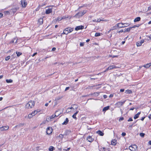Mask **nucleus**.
I'll return each instance as SVG.
<instances>
[{
    "instance_id": "a18cd8bd",
    "label": "nucleus",
    "mask_w": 151,
    "mask_h": 151,
    "mask_svg": "<svg viewBox=\"0 0 151 151\" xmlns=\"http://www.w3.org/2000/svg\"><path fill=\"white\" fill-rule=\"evenodd\" d=\"M84 45V43H81L80 44V46H83Z\"/></svg>"
},
{
    "instance_id": "0e129e2a",
    "label": "nucleus",
    "mask_w": 151,
    "mask_h": 151,
    "mask_svg": "<svg viewBox=\"0 0 151 151\" xmlns=\"http://www.w3.org/2000/svg\"><path fill=\"white\" fill-rule=\"evenodd\" d=\"M145 117H142V118L141 119V120L142 121H143V120H144V119H145Z\"/></svg>"
},
{
    "instance_id": "c03bdc74",
    "label": "nucleus",
    "mask_w": 151,
    "mask_h": 151,
    "mask_svg": "<svg viewBox=\"0 0 151 151\" xmlns=\"http://www.w3.org/2000/svg\"><path fill=\"white\" fill-rule=\"evenodd\" d=\"M68 17H66L65 16H63L61 18V19H63L66 18H68Z\"/></svg>"
},
{
    "instance_id": "a211bd4d",
    "label": "nucleus",
    "mask_w": 151,
    "mask_h": 151,
    "mask_svg": "<svg viewBox=\"0 0 151 151\" xmlns=\"http://www.w3.org/2000/svg\"><path fill=\"white\" fill-rule=\"evenodd\" d=\"M109 108V106H107L105 107L103 109V111L105 112L106 111L108 110Z\"/></svg>"
},
{
    "instance_id": "f257e3e1",
    "label": "nucleus",
    "mask_w": 151,
    "mask_h": 151,
    "mask_svg": "<svg viewBox=\"0 0 151 151\" xmlns=\"http://www.w3.org/2000/svg\"><path fill=\"white\" fill-rule=\"evenodd\" d=\"M87 12L86 10H84L80 12L77 13L73 17L78 18H79L82 17L84 14L86 13Z\"/></svg>"
},
{
    "instance_id": "5fc2aeb1",
    "label": "nucleus",
    "mask_w": 151,
    "mask_h": 151,
    "mask_svg": "<svg viewBox=\"0 0 151 151\" xmlns=\"http://www.w3.org/2000/svg\"><path fill=\"white\" fill-rule=\"evenodd\" d=\"M115 29V27L114 26V27H112V28L111 29V30H113Z\"/></svg>"
},
{
    "instance_id": "58836bf2",
    "label": "nucleus",
    "mask_w": 151,
    "mask_h": 151,
    "mask_svg": "<svg viewBox=\"0 0 151 151\" xmlns=\"http://www.w3.org/2000/svg\"><path fill=\"white\" fill-rule=\"evenodd\" d=\"M124 119L123 117H120L119 119V121H121L123 120Z\"/></svg>"
},
{
    "instance_id": "774afa93",
    "label": "nucleus",
    "mask_w": 151,
    "mask_h": 151,
    "mask_svg": "<svg viewBox=\"0 0 151 151\" xmlns=\"http://www.w3.org/2000/svg\"><path fill=\"white\" fill-rule=\"evenodd\" d=\"M148 37L150 38V39L151 40V35H150L149 36H148Z\"/></svg>"
},
{
    "instance_id": "ddd939ff",
    "label": "nucleus",
    "mask_w": 151,
    "mask_h": 151,
    "mask_svg": "<svg viewBox=\"0 0 151 151\" xmlns=\"http://www.w3.org/2000/svg\"><path fill=\"white\" fill-rule=\"evenodd\" d=\"M52 12V9L51 8L48 9L46 11L45 13L47 14H48Z\"/></svg>"
},
{
    "instance_id": "473e14b6",
    "label": "nucleus",
    "mask_w": 151,
    "mask_h": 151,
    "mask_svg": "<svg viewBox=\"0 0 151 151\" xmlns=\"http://www.w3.org/2000/svg\"><path fill=\"white\" fill-rule=\"evenodd\" d=\"M77 108H78L77 107H75V109H77ZM74 109V108L73 107H71L70 108H68L67 111L68 110L70 109Z\"/></svg>"
},
{
    "instance_id": "4468645a",
    "label": "nucleus",
    "mask_w": 151,
    "mask_h": 151,
    "mask_svg": "<svg viewBox=\"0 0 151 151\" xmlns=\"http://www.w3.org/2000/svg\"><path fill=\"white\" fill-rule=\"evenodd\" d=\"M53 129L51 127H48L47 129L46 132L48 131H49L50 132H52Z\"/></svg>"
},
{
    "instance_id": "2f4dec72",
    "label": "nucleus",
    "mask_w": 151,
    "mask_h": 151,
    "mask_svg": "<svg viewBox=\"0 0 151 151\" xmlns=\"http://www.w3.org/2000/svg\"><path fill=\"white\" fill-rule=\"evenodd\" d=\"M10 56H8L6 57L5 58V60H6V61H7V60H9L10 58Z\"/></svg>"
},
{
    "instance_id": "bf43d9fd",
    "label": "nucleus",
    "mask_w": 151,
    "mask_h": 151,
    "mask_svg": "<svg viewBox=\"0 0 151 151\" xmlns=\"http://www.w3.org/2000/svg\"><path fill=\"white\" fill-rule=\"evenodd\" d=\"M70 148L69 147V148H68L66 150H65L66 151H68L69 150H70Z\"/></svg>"
},
{
    "instance_id": "680f3d73",
    "label": "nucleus",
    "mask_w": 151,
    "mask_h": 151,
    "mask_svg": "<svg viewBox=\"0 0 151 151\" xmlns=\"http://www.w3.org/2000/svg\"><path fill=\"white\" fill-rule=\"evenodd\" d=\"M3 14L1 13H0V17H2L3 16Z\"/></svg>"
},
{
    "instance_id": "20e7f679",
    "label": "nucleus",
    "mask_w": 151,
    "mask_h": 151,
    "mask_svg": "<svg viewBox=\"0 0 151 151\" xmlns=\"http://www.w3.org/2000/svg\"><path fill=\"white\" fill-rule=\"evenodd\" d=\"M117 25L119 28H122L128 26L129 25V24L128 23H118L117 24Z\"/></svg>"
},
{
    "instance_id": "0eeeda50",
    "label": "nucleus",
    "mask_w": 151,
    "mask_h": 151,
    "mask_svg": "<svg viewBox=\"0 0 151 151\" xmlns=\"http://www.w3.org/2000/svg\"><path fill=\"white\" fill-rule=\"evenodd\" d=\"M8 126H3L0 128V132L6 131L9 129Z\"/></svg>"
},
{
    "instance_id": "69168bd1",
    "label": "nucleus",
    "mask_w": 151,
    "mask_h": 151,
    "mask_svg": "<svg viewBox=\"0 0 151 151\" xmlns=\"http://www.w3.org/2000/svg\"><path fill=\"white\" fill-rule=\"evenodd\" d=\"M52 133H46V134H48L49 135H50Z\"/></svg>"
},
{
    "instance_id": "c85d7f7f",
    "label": "nucleus",
    "mask_w": 151,
    "mask_h": 151,
    "mask_svg": "<svg viewBox=\"0 0 151 151\" xmlns=\"http://www.w3.org/2000/svg\"><path fill=\"white\" fill-rule=\"evenodd\" d=\"M54 147L53 146H50L49 148V151H52L54 150Z\"/></svg>"
},
{
    "instance_id": "f8f14e48",
    "label": "nucleus",
    "mask_w": 151,
    "mask_h": 151,
    "mask_svg": "<svg viewBox=\"0 0 151 151\" xmlns=\"http://www.w3.org/2000/svg\"><path fill=\"white\" fill-rule=\"evenodd\" d=\"M135 26L136 25H134L133 27H130L129 28H127L126 29H125L124 30V32H129L132 28H135L136 27Z\"/></svg>"
},
{
    "instance_id": "1a4fd4ad",
    "label": "nucleus",
    "mask_w": 151,
    "mask_h": 151,
    "mask_svg": "<svg viewBox=\"0 0 151 151\" xmlns=\"http://www.w3.org/2000/svg\"><path fill=\"white\" fill-rule=\"evenodd\" d=\"M117 142V141L116 139H113L111 141V145H112L115 146L116 145Z\"/></svg>"
},
{
    "instance_id": "4c0bfd02",
    "label": "nucleus",
    "mask_w": 151,
    "mask_h": 151,
    "mask_svg": "<svg viewBox=\"0 0 151 151\" xmlns=\"http://www.w3.org/2000/svg\"><path fill=\"white\" fill-rule=\"evenodd\" d=\"M110 56L112 58H114L115 57H118L119 56V55H111Z\"/></svg>"
},
{
    "instance_id": "4d7b16f0",
    "label": "nucleus",
    "mask_w": 151,
    "mask_h": 151,
    "mask_svg": "<svg viewBox=\"0 0 151 151\" xmlns=\"http://www.w3.org/2000/svg\"><path fill=\"white\" fill-rule=\"evenodd\" d=\"M144 40H141V41L140 42H141V43L142 44L144 42Z\"/></svg>"
},
{
    "instance_id": "13d9d810",
    "label": "nucleus",
    "mask_w": 151,
    "mask_h": 151,
    "mask_svg": "<svg viewBox=\"0 0 151 151\" xmlns=\"http://www.w3.org/2000/svg\"><path fill=\"white\" fill-rule=\"evenodd\" d=\"M124 32V31H123V30L122 29L120 31H119V33H120L122 32Z\"/></svg>"
},
{
    "instance_id": "79ce46f5",
    "label": "nucleus",
    "mask_w": 151,
    "mask_h": 151,
    "mask_svg": "<svg viewBox=\"0 0 151 151\" xmlns=\"http://www.w3.org/2000/svg\"><path fill=\"white\" fill-rule=\"evenodd\" d=\"M94 94H95V95L98 96L99 94V93H98V92L94 93Z\"/></svg>"
},
{
    "instance_id": "a19ab883",
    "label": "nucleus",
    "mask_w": 151,
    "mask_h": 151,
    "mask_svg": "<svg viewBox=\"0 0 151 151\" xmlns=\"http://www.w3.org/2000/svg\"><path fill=\"white\" fill-rule=\"evenodd\" d=\"M133 120L131 118H130L127 120L128 122L132 121Z\"/></svg>"
},
{
    "instance_id": "052dcab7",
    "label": "nucleus",
    "mask_w": 151,
    "mask_h": 151,
    "mask_svg": "<svg viewBox=\"0 0 151 151\" xmlns=\"http://www.w3.org/2000/svg\"><path fill=\"white\" fill-rule=\"evenodd\" d=\"M37 54V52L35 53L32 55V57H34Z\"/></svg>"
},
{
    "instance_id": "ea45409f",
    "label": "nucleus",
    "mask_w": 151,
    "mask_h": 151,
    "mask_svg": "<svg viewBox=\"0 0 151 151\" xmlns=\"http://www.w3.org/2000/svg\"><path fill=\"white\" fill-rule=\"evenodd\" d=\"M61 17H58V19H57V21H60L61 20H62V19H61Z\"/></svg>"
},
{
    "instance_id": "5701e85b",
    "label": "nucleus",
    "mask_w": 151,
    "mask_h": 151,
    "mask_svg": "<svg viewBox=\"0 0 151 151\" xmlns=\"http://www.w3.org/2000/svg\"><path fill=\"white\" fill-rule=\"evenodd\" d=\"M38 22L40 25L42 24L43 23V20L42 18H40L38 20Z\"/></svg>"
},
{
    "instance_id": "cd10ccee",
    "label": "nucleus",
    "mask_w": 151,
    "mask_h": 151,
    "mask_svg": "<svg viewBox=\"0 0 151 151\" xmlns=\"http://www.w3.org/2000/svg\"><path fill=\"white\" fill-rule=\"evenodd\" d=\"M12 42L13 43H17V39L16 38H14L13 39L12 41Z\"/></svg>"
},
{
    "instance_id": "603ef678",
    "label": "nucleus",
    "mask_w": 151,
    "mask_h": 151,
    "mask_svg": "<svg viewBox=\"0 0 151 151\" xmlns=\"http://www.w3.org/2000/svg\"><path fill=\"white\" fill-rule=\"evenodd\" d=\"M113 94H111L110 95H109V97L110 98H111V97H113Z\"/></svg>"
},
{
    "instance_id": "9d476101",
    "label": "nucleus",
    "mask_w": 151,
    "mask_h": 151,
    "mask_svg": "<svg viewBox=\"0 0 151 151\" xmlns=\"http://www.w3.org/2000/svg\"><path fill=\"white\" fill-rule=\"evenodd\" d=\"M84 27L83 26H82V25L76 27L75 28V30H76L77 31V30H78L80 29H82L84 28Z\"/></svg>"
},
{
    "instance_id": "f3484780",
    "label": "nucleus",
    "mask_w": 151,
    "mask_h": 151,
    "mask_svg": "<svg viewBox=\"0 0 151 151\" xmlns=\"http://www.w3.org/2000/svg\"><path fill=\"white\" fill-rule=\"evenodd\" d=\"M40 110H35L31 113L32 116H34L35 114H37V113L40 111Z\"/></svg>"
},
{
    "instance_id": "aec40b11",
    "label": "nucleus",
    "mask_w": 151,
    "mask_h": 151,
    "mask_svg": "<svg viewBox=\"0 0 151 151\" xmlns=\"http://www.w3.org/2000/svg\"><path fill=\"white\" fill-rule=\"evenodd\" d=\"M151 65V63H147L146 65H145L143 66L146 68H148Z\"/></svg>"
},
{
    "instance_id": "338daca9",
    "label": "nucleus",
    "mask_w": 151,
    "mask_h": 151,
    "mask_svg": "<svg viewBox=\"0 0 151 151\" xmlns=\"http://www.w3.org/2000/svg\"><path fill=\"white\" fill-rule=\"evenodd\" d=\"M148 143L150 145H151V140L149 141Z\"/></svg>"
},
{
    "instance_id": "37998d69",
    "label": "nucleus",
    "mask_w": 151,
    "mask_h": 151,
    "mask_svg": "<svg viewBox=\"0 0 151 151\" xmlns=\"http://www.w3.org/2000/svg\"><path fill=\"white\" fill-rule=\"evenodd\" d=\"M99 135H100V136H102L104 135V134L103 133H98Z\"/></svg>"
},
{
    "instance_id": "de8ad7c7",
    "label": "nucleus",
    "mask_w": 151,
    "mask_h": 151,
    "mask_svg": "<svg viewBox=\"0 0 151 151\" xmlns=\"http://www.w3.org/2000/svg\"><path fill=\"white\" fill-rule=\"evenodd\" d=\"M70 88L69 87H67L66 88L65 91H66L68 90Z\"/></svg>"
},
{
    "instance_id": "423d86ee",
    "label": "nucleus",
    "mask_w": 151,
    "mask_h": 151,
    "mask_svg": "<svg viewBox=\"0 0 151 151\" xmlns=\"http://www.w3.org/2000/svg\"><path fill=\"white\" fill-rule=\"evenodd\" d=\"M126 101H120L117 103L116 105L117 107H120L122 106L125 102Z\"/></svg>"
},
{
    "instance_id": "7c9ffc66",
    "label": "nucleus",
    "mask_w": 151,
    "mask_h": 151,
    "mask_svg": "<svg viewBox=\"0 0 151 151\" xmlns=\"http://www.w3.org/2000/svg\"><path fill=\"white\" fill-rule=\"evenodd\" d=\"M101 35V34L100 33H96L95 36V37H99Z\"/></svg>"
},
{
    "instance_id": "bb28decb",
    "label": "nucleus",
    "mask_w": 151,
    "mask_h": 151,
    "mask_svg": "<svg viewBox=\"0 0 151 151\" xmlns=\"http://www.w3.org/2000/svg\"><path fill=\"white\" fill-rule=\"evenodd\" d=\"M136 45L137 47H139L141 46L142 44L140 42H136Z\"/></svg>"
},
{
    "instance_id": "dca6fc26",
    "label": "nucleus",
    "mask_w": 151,
    "mask_h": 151,
    "mask_svg": "<svg viewBox=\"0 0 151 151\" xmlns=\"http://www.w3.org/2000/svg\"><path fill=\"white\" fill-rule=\"evenodd\" d=\"M58 112V111H56L55 112V114L54 115H53L52 116H51L50 117V119H52L53 118H54L55 117H57L58 115H57L56 114Z\"/></svg>"
},
{
    "instance_id": "b1692460",
    "label": "nucleus",
    "mask_w": 151,
    "mask_h": 151,
    "mask_svg": "<svg viewBox=\"0 0 151 151\" xmlns=\"http://www.w3.org/2000/svg\"><path fill=\"white\" fill-rule=\"evenodd\" d=\"M141 18L140 17H137L134 20V22H138L140 20Z\"/></svg>"
},
{
    "instance_id": "8fccbe9b",
    "label": "nucleus",
    "mask_w": 151,
    "mask_h": 151,
    "mask_svg": "<svg viewBox=\"0 0 151 151\" xmlns=\"http://www.w3.org/2000/svg\"><path fill=\"white\" fill-rule=\"evenodd\" d=\"M56 48L55 47H53L52 50H51V51H55V50H56Z\"/></svg>"
},
{
    "instance_id": "6e6552de",
    "label": "nucleus",
    "mask_w": 151,
    "mask_h": 151,
    "mask_svg": "<svg viewBox=\"0 0 151 151\" xmlns=\"http://www.w3.org/2000/svg\"><path fill=\"white\" fill-rule=\"evenodd\" d=\"M21 4L23 7H25L27 5V3L26 0H21Z\"/></svg>"
},
{
    "instance_id": "2eb2a0df",
    "label": "nucleus",
    "mask_w": 151,
    "mask_h": 151,
    "mask_svg": "<svg viewBox=\"0 0 151 151\" xmlns=\"http://www.w3.org/2000/svg\"><path fill=\"white\" fill-rule=\"evenodd\" d=\"M141 113V112H138L137 114H135L134 117V119H136L137 118H138L139 117V115Z\"/></svg>"
},
{
    "instance_id": "a878e982",
    "label": "nucleus",
    "mask_w": 151,
    "mask_h": 151,
    "mask_svg": "<svg viewBox=\"0 0 151 151\" xmlns=\"http://www.w3.org/2000/svg\"><path fill=\"white\" fill-rule=\"evenodd\" d=\"M6 81L7 83H11L13 82L12 80V79H6Z\"/></svg>"
},
{
    "instance_id": "4be33fe9",
    "label": "nucleus",
    "mask_w": 151,
    "mask_h": 151,
    "mask_svg": "<svg viewBox=\"0 0 151 151\" xmlns=\"http://www.w3.org/2000/svg\"><path fill=\"white\" fill-rule=\"evenodd\" d=\"M79 112V111H77L76 113H74V114L72 116V117L73 118H74L75 119H76L77 118L76 117V116L77 115V114Z\"/></svg>"
},
{
    "instance_id": "f704fd0d",
    "label": "nucleus",
    "mask_w": 151,
    "mask_h": 151,
    "mask_svg": "<svg viewBox=\"0 0 151 151\" xmlns=\"http://www.w3.org/2000/svg\"><path fill=\"white\" fill-rule=\"evenodd\" d=\"M32 116V113H31V114H29L28 115V117L29 118V119H30L31 118L32 116Z\"/></svg>"
},
{
    "instance_id": "c756f323",
    "label": "nucleus",
    "mask_w": 151,
    "mask_h": 151,
    "mask_svg": "<svg viewBox=\"0 0 151 151\" xmlns=\"http://www.w3.org/2000/svg\"><path fill=\"white\" fill-rule=\"evenodd\" d=\"M16 53L17 54V57H19L22 54L21 52H16Z\"/></svg>"
},
{
    "instance_id": "3c124183",
    "label": "nucleus",
    "mask_w": 151,
    "mask_h": 151,
    "mask_svg": "<svg viewBox=\"0 0 151 151\" xmlns=\"http://www.w3.org/2000/svg\"><path fill=\"white\" fill-rule=\"evenodd\" d=\"M103 97L104 99H106L107 97V96L106 95H104L103 96Z\"/></svg>"
},
{
    "instance_id": "e2e57ef3",
    "label": "nucleus",
    "mask_w": 151,
    "mask_h": 151,
    "mask_svg": "<svg viewBox=\"0 0 151 151\" xmlns=\"http://www.w3.org/2000/svg\"><path fill=\"white\" fill-rule=\"evenodd\" d=\"M48 103H45V106H48Z\"/></svg>"
},
{
    "instance_id": "72a5a7b5",
    "label": "nucleus",
    "mask_w": 151,
    "mask_h": 151,
    "mask_svg": "<svg viewBox=\"0 0 151 151\" xmlns=\"http://www.w3.org/2000/svg\"><path fill=\"white\" fill-rule=\"evenodd\" d=\"M139 135L141 137H144L145 134L143 133H140Z\"/></svg>"
},
{
    "instance_id": "6ab92c4d",
    "label": "nucleus",
    "mask_w": 151,
    "mask_h": 151,
    "mask_svg": "<svg viewBox=\"0 0 151 151\" xmlns=\"http://www.w3.org/2000/svg\"><path fill=\"white\" fill-rule=\"evenodd\" d=\"M88 141L91 142L93 141V139L90 136H88L87 138Z\"/></svg>"
},
{
    "instance_id": "9b49d317",
    "label": "nucleus",
    "mask_w": 151,
    "mask_h": 151,
    "mask_svg": "<svg viewBox=\"0 0 151 151\" xmlns=\"http://www.w3.org/2000/svg\"><path fill=\"white\" fill-rule=\"evenodd\" d=\"M119 67H117L114 65H110L108 67V69L109 70L112 69L114 68H119Z\"/></svg>"
},
{
    "instance_id": "6e6d98bb",
    "label": "nucleus",
    "mask_w": 151,
    "mask_h": 151,
    "mask_svg": "<svg viewBox=\"0 0 151 151\" xmlns=\"http://www.w3.org/2000/svg\"><path fill=\"white\" fill-rule=\"evenodd\" d=\"M124 89H121L120 90V91L121 92H124Z\"/></svg>"
},
{
    "instance_id": "39448f33",
    "label": "nucleus",
    "mask_w": 151,
    "mask_h": 151,
    "mask_svg": "<svg viewBox=\"0 0 151 151\" xmlns=\"http://www.w3.org/2000/svg\"><path fill=\"white\" fill-rule=\"evenodd\" d=\"M129 149L132 151H137V147L136 145H134L129 146Z\"/></svg>"
},
{
    "instance_id": "864d4df0",
    "label": "nucleus",
    "mask_w": 151,
    "mask_h": 151,
    "mask_svg": "<svg viewBox=\"0 0 151 151\" xmlns=\"http://www.w3.org/2000/svg\"><path fill=\"white\" fill-rule=\"evenodd\" d=\"M151 10V7H149L148 8L147 11H150Z\"/></svg>"
},
{
    "instance_id": "7ed1b4c3",
    "label": "nucleus",
    "mask_w": 151,
    "mask_h": 151,
    "mask_svg": "<svg viewBox=\"0 0 151 151\" xmlns=\"http://www.w3.org/2000/svg\"><path fill=\"white\" fill-rule=\"evenodd\" d=\"M73 30V28L70 27L66 28L64 30L63 34L67 35L68 33L71 32Z\"/></svg>"
},
{
    "instance_id": "393cba45",
    "label": "nucleus",
    "mask_w": 151,
    "mask_h": 151,
    "mask_svg": "<svg viewBox=\"0 0 151 151\" xmlns=\"http://www.w3.org/2000/svg\"><path fill=\"white\" fill-rule=\"evenodd\" d=\"M125 93L128 94H130L132 93V91L128 89L125 91Z\"/></svg>"
},
{
    "instance_id": "e433bc0d",
    "label": "nucleus",
    "mask_w": 151,
    "mask_h": 151,
    "mask_svg": "<svg viewBox=\"0 0 151 151\" xmlns=\"http://www.w3.org/2000/svg\"><path fill=\"white\" fill-rule=\"evenodd\" d=\"M63 136H64V135L60 134L59 135L58 137L61 138H62L63 137Z\"/></svg>"
},
{
    "instance_id": "f03ea898",
    "label": "nucleus",
    "mask_w": 151,
    "mask_h": 151,
    "mask_svg": "<svg viewBox=\"0 0 151 151\" xmlns=\"http://www.w3.org/2000/svg\"><path fill=\"white\" fill-rule=\"evenodd\" d=\"M35 104V103L34 101H30L26 104L25 107L28 109L32 108L34 107Z\"/></svg>"
},
{
    "instance_id": "412c9836",
    "label": "nucleus",
    "mask_w": 151,
    "mask_h": 151,
    "mask_svg": "<svg viewBox=\"0 0 151 151\" xmlns=\"http://www.w3.org/2000/svg\"><path fill=\"white\" fill-rule=\"evenodd\" d=\"M69 121V120L68 118H66L65 120L62 123L63 125H66L67 124L68 122Z\"/></svg>"
},
{
    "instance_id": "09e8293b",
    "label": "nucleus",
    "mask_w": 151,
    "mask_h": 151,
    "mask_svg": "<svg viewBox=\"0 0 151 151\" xmlns=\"http://www.w3.org/2000/svg\"><path fill=\"white\" fill-rule=\"evenodd\" d=\"M58 112L56 114L57 115H58V116L60 115V112H59L58 111Z\"/></svg>"
},
{
    "instance_id": "49530a36",
    "label": "nucleus",
    "mask_w": 151,
    "mask_h": 151,
    "mask_svg": "<svg viewBox=\"0 0 151 151\" xmlns=\"http://www.w3.org/2000/svg\"><path fill=\"white\" fill-rule=\"evenodd\" d=\"M122 136H124L126 135V133H122Z\"/></svg>"
},
{
    "instance_id": "c9c22d12",
    "label": "nucleus",
    "mask_w": 151,
    "mask_h": 151,
    "mask_svg": "<svg viewBox=\"0 0 151 151\" xmlns=\"http://www.w3.org/2000/svg\"><path fill=\"white\" fill-rule=\"evenodd\" d=\"M104 21V20H103L102 19H96V21H97V22H100L101 21Z\"/></svg>"
}]
</instances>
